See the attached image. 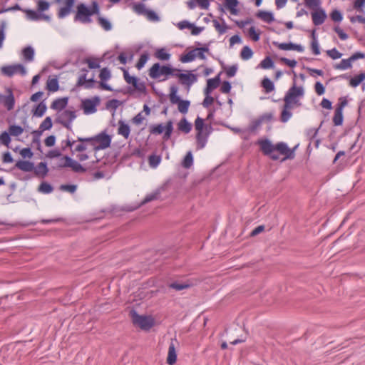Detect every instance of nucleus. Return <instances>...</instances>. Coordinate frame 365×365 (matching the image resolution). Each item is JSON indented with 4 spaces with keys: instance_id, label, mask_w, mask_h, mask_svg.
Listing matches in <instances>:
<instances>
[{
    "instance_id": "obj_11",
    "label": "nucleus",
    "mask_w": 365,
    "mask_h": 365,
    "mask_svg": "<svg viewBox=\"0 0 365 365\" xmlns=\"http://www.w3.org/2000/svg\"><path fill=\"white\" fill-rule=\"evenodd\" d=\"M7 94H0V103L2 104L8 110H11L14 108L15 99L11 88H6Z\"/></svg>"
},
{
    "instance_id": "obj_22",
    "label": "nucleus",
    "mask_w": 365,
    "mask_h": 365,
    "mask_svg": "<svg viewBox=\"0 0 365 365\" xmlns=\"http://www.w3.org/2000/svg\"><path fill=\"white\" fill-rule=\"evenodd\" d=\"M15 168L24 172H31L34 169V164L30 161L18 160L15 164Z\"/></svg>"
},
{
    "instance_id": "obj_7",
    "label": "nucleus",
    "mask_w": 365,
    "mask_h": 365,
    "mask_svg": "<svg viewBox=\"0 0 365 365\" xmlns=\"http://www.w3.org/2000/svg\"><path fill=\"white\" fill-rule=\"evenodd\" d=\"M133 11L138 15H143L146 19L152 22L160 21L159 16L153 10L147 9L143 3H133L131 4Z\"/></svg>"
},
{
    "instance_id": "obj_37",
    "label": "nucleus",
    "mask_w": 365,
    "mask_h": 365,
    "mask_svg": "<svg viewBox=\"0 0 365 365\" xmlns=\"http://www.w3.org/2000/svg\"><path fill=\"white\" fill-rule=\"evenodd\" d=\"M336 70H346L352 67L350 58L342 59L339 63H336L333 66Z\"/></svg>"
},
{
    "instance_id": "obj_58",
    "label": "nucleus",
    "mask_w": 365,
    "mask_h": 365,
    "mask_svg": "<svg viewBox=\"0 0 365 365\" xmlns=\"http://www.w3.org/2000/svg\"><path fill=\"white\" fill-rule=\"evenodd\" d=\"M84 63H87L90 69H96L100 68V62L98 59L93 60L90 58H85Z\"/></svg>"
},
{
    "instance_id": "obj_10",
    "label": "nucleus",
    "mask_w": 365,
    "mask_h": 365,
    "mask_svg": "<svg viewBox=\"0 0 365 365\" xmlns=\"http://www.w3.org/2000/svg\"><path fill=\"white\" fill-rule=\"evenodd\" d=\"M1 73L6 76L11 77L14 74H20L24 76L26 74V68L21 63L9 65L1 67Z\"/></svg>"
},
{
    "instance_id": "obj_20",
    "label": "nucleus",
    "mask_w": 365,
    "mask_h": 365,
    "mask_svg": "<svg viewBox=\"0 0 365 365\" xmlns=\"http://www.w3.org/2000/svg\"><path fill=\"white\" fill-rule=\"evenodd\" d=\"M96 81L94 80L93 76L89 79L86 78V73H81L78 78L77 83L76 84V87L84 86L85 88L90 89L93 88Z\"/></svg>"
},
{
    "instance_id": "obj_39",
    "label": "nucleus",
    "mask_w": 365,
    "mask_h": 365,
    "mask_svg": "<svg viewBox=\"0 0 365 365\" xmlns=\"http://www.w3.org/2000/svg\"><path fill=\"white\" fill-rule=\"evenodd\" d=\"M225 6L230 10V13L233 15H237L238 14V9L237 6L239 4L237 0H225Z\"/></svg>"
},
{
    "instance_id": "obj_56",
    "label": "nucleus",
    "mask_w": 365,
    "mask_h": 365,
    "mask_svg": "<svg viewBox=\"0 0 365 365\" xmlns=\"http://www.w3.org/2000/svg\"><path fill=\"white\" fill-rule=\"evenodd\" d=\"M120 105V101L117 99H112L106 102V107L108 110H112L115 112Z\"/></svg>"
},
{
    "instance_id": "obj_49",
    "label": "nucleus",
    "mask_w": 365,
    "mask_h": 365,
    "mask_svg": "<svg viewBox=\"0 0 365 365\" xmlns=\"http://www.w3.org/2000/svg\"><path fill=\"white\" fill-rule=\"evenodd\" d=\"M253 52L248 46H245L240 52L241 58L245 61L251 58Z\"/></svg>"
},
{
    "instance_id": "obj_42",
    "label": "nucleus",
    "mask_w": 365,
    "mask_h": 365,
    "mask_svg": "<svg viewBox=\"0 0 365 365\" xmlns=\"http://www.w3.org/2000/svg\"><path fill=\"white\" fill-rule=\"evenodd\" d=\"M76 140H71L70 136L68 135L66 139L61 142V151H66L68 148H70L72 151V146L76 143Z\"/></svg>"
},
{
    "instance_id": "obj_55",
    "label": "nucleus",
    "mask_w": 365,
    "mask_h": 365,
    "mask_svg": "<svg viewBox=\"0 0 365 365\" xmlns=\"http://www.w3.org/2000/svg\"><path fill=\"white\" fill-rule=\"evenodd\" d=\"M155 56L160 60L168 61L170 58V54L167 53L164 48H160L156 51Z\"/></svg>"
},
{
    "instance_id": "obj_14",
    "label": "nucleus",
    "mask_w": 365,
    "mask_h": 365,
    "mask_svg": "<svg viewBox=\"0 0 365 365\" xmlns=\"http://www.w3.org/2000/svg\"><path fill=\"white\" fill-rule=\"evenodd\" d=\"M312 23L314 26H320L324 24L327 15L324 9L319 8L311 12Z\"/></svg>"
},
{
    "instance_id": "obj_9",
    "label": "nucleus",
    "mask_w": 365,
    "mask_h": 365,
    "mask_svg": "<svg viewBox=\"0 0 365 365\" xmlns=\"http://www.w3.org/2000/svg\"><path fill=\"white\" fill-rule=\"evenodd\" d=\"M112 138L107 134L106 131H103L94 136V150H103L110 147Z\"/></svg>"
},
{
    "instance_id": "obj_13",
    "label": "nucleus",
    "mask_w": 365,
    "mask_h": 365,
    "mask_svg": "<svg viewBox=\"0 0 365 365\" xmlns=\"http://www.w3.org/2000/svg\"><path fill=\"white\" fill-rule=\"evenodd\" d=\"M210 130H212L211 125H205L204 132H197L196 141L197 150H201L206 145L208 136L210 133Z\"/></svg>"
},
{
    "instance_id": "obj_8",
    "label": "nucleus",
    "mask_w": 365,
    "mask_h": 365,
    "mask_svg": "<svg viewBox=\"0 0 365 365\" xmlns=\"http://www.w3.org/2000/svg\"><path fill=\"white\" fill-rule=\"evenodd\" d=\"M74 21L86 24L92 22L91 12L88 7L83 3H80L76 6V12L74 16Z\"/></svg>"
},
{
    "instance_id": "obj_17",
    "label": "nucleus",
    "mask_w": 365,
    "mask_h": 365,
    "mask_svg": "<svg viewBox=\"0 0 365 365\" xmlns=\"http://www.w3.org/2000/svg\"><path fill=\"white\" fill-rule=\"evenodd\" d=\"M76 141L80 142L75 148L74 150H72V154L75 152H83L86 150V145L85 143H89L94 148V136L89 138H82L78 137Z\"/></svg>"
},
{
    "instance_id": "obj_48",
    "label": "nucleus",
    "mask_w": 365,
    "mask_h": 365,
    "mask_svg": "<svg viewBox=\"0 0 365 365\" xmlns=\"http://www.w3.org/2000/svg\"><path fill=\"white\" fill-rule=\"evenodd\" d=\"M164 127H165V133H164L163 138L164 140H168L170 138L171 134L173 130V121L168 120L166 123V125H165Z\"/></svg>"
},
{
    "instance_id": "obj_33",
    "label": "nucleus",
    "mask_w": 365,
    "mask_h": 365,
    "mask_svg": "<svg viewBox=\"0 0 365 365\" xmlns=\"http://www.w3.org/2000/svg\"><path fill=\"white\" fill-rule=\"evenodd\" d=\"M23 12L26 14V17L27 19L34 21H40V13L38 11L25 9L23 10Z\"/></svg>"
},
{
    "instance_id": "obj_47",
    "label": "nucleus",
    "mask_w": 365,
    "mask_h": 365,
    "mask_svg": "<svg viewBox=\"0 0 365 365\" xmlns=\"http://www.w3.org/2000/svg\"><path fill=\"white\" fill-rule=\"evenodd\" d=\"M220 73L218 75H217L215 78H209L207 81V85H208L209 87L211 88V89H215L217 88L220 83Z\"/></svg>"
},
{
    "instance_id": "obj_60",
    "label": "nucleus",
    "mask_w": 365,
    "mask_h": 365,
    "mask_svg": "<svg viewBox=\"0 0 365 365\" xmlns=\"http://www.w3.org/2000/svg\"><path fill=\"white\" fill-rule=\"evenodd\" d=\"M49 6L50 4L46 0H38L37 1V9L39 13L48 10Z\"/></svg>"
},
{
    "instance_id": "obj_45",
    "label": "nucleus",
    "mask_w": 365,
    "mask_h": 365,
    "mask_svg": "<svg viewBox=\"0 0 365 365\" xmlns=\"http://www.w3.org/2000/svg\"><path fill=\"white\" fill-rule=\"evenodd\" d=\"M193 164V156L191 151H189L187 153L186 155L185 156L182 165L185 168H190Z\"/></svg>"
},
{
    "instance_id": "obj_21",
    "label": "nucleus",
    "mask_w": 365,
    "mask_h": 365,
    "mask_svg": "<svg viewBox=\"0 0 365 365\" xmlns=\"http://www.w3.org/2000/svg\"><path fill=\"white\" fill-rule=\"evenodd\" d=\"M192 283L190 280L185 282L175 281L168 284V287L176 291H181L185 289H189L192 287Z\"/></svg>"
},
{
    "instance_id": "obj_18",
    "label": "nucleus",
    "mask_w": 365,
    "mask_h": 365,
    "mask_svg": "<svg viewBox=\"0 0 365 365\" xmlns=\"http://www.w3.org/2000/svg\"><path fill=\"white\" fill-rule=\"evenodd\" d=\"M273 44L276 46H277L279 49L284 50V51H289V50H294L298 52H303L304 51V47L300 44H296L292 42L289 43H278V42H273Z\"/></svg>"
},
{
    "instance_id": "obj_41",
    "label": "nucleus",
    "mask_w": 365,
    "mask_h": 365,
    "mask_svg": "<svg viewBox=\"0 0 365 365\" xmlns=\"http://www.w3.org/2000/svg\"><path fill=\"white\" fill-rule=\"evenodd\" d=\"M59 88V84L56 78H51L47 81L46 89L51 92H56Z\"/></svg>"
},
{
    "instance_id": "obj_63",
    "label": "nucleus",
    "mask_w": 365,
    "mask_h": 365,
    "mask_svg": "<svg viewBox=\"0 0 365 365\" xmlns=\"http://www.w3.org/2000/svg\"><path fill=\"white\" fill-rule=\"evenodd\" d=\"M262 125V123L260 120H259L258 118L254 119L251 121L248 127V130L251 133H253L257 130Z\"/></svg>"
},
{
    "instance_id": "obj_53",
    "label": "nucleus",
    "mask_w": 365,
    "mask_h": 365,
    "mask_svg": "<svg viewBox=\"0 0 365 365\" xmlns=\"http://www.w3.org/2000/svg\"><path fill=\"white\" fill-rule=\"evenodd\" d=\"M52 119L50 116L46 117L39 125L41 130H50L52 128Z\"/></svg>"
},
{
    "instance_id": "obj_54",
    "label": "nucleus",
    "mask_w": 365,
    "mask_h": 365,
    "mask_svg": "<svg viewBox=\"0 0 365 365\" xmlns=\"http://www.w3.org/2000/svg\"><path fill=\"white\" fill-rule=\"evenodd\" d=\"M24 132V128L20 125H12L9 127V133L13 136H19Z\"/></svg>"
},
{
    "instance_id": "obj_36",
    "label": "nucleus",
    "mask_w": 365,
    "mask_h": 365,
    "mask_svg": "<svg viewBox=\"0 0 365 365\" xmlns=\"http://www.w3.org/2000/svg\"><path fill=\"white\" fill-rule=\"evenodd\" d=\"M47 110V106L44 101L40 102L36 107L35 110H33L34 115L36 117H42Z\"/></svg>"
},
{
    "instance_id": "obj_15",
    "label": "nucleus",
    "mask_w": 365,
    "mask_h": 365,
    "mask_svg": "<svg viewBox=\"0 0 365 365\" xmlns=\"http://www.w3.org/2000/svg\"><path fill=\"white\" fill-rule=\"evenodd\" d=\"M111 77L110 71L107 68H103L101 70L99 78H101V82L99 83V87L106 91H112L113 88L110 87V85L105 83V81L110 79Z\"/></svg>"
},
{
    "instance_id": "obj_31",
    "label": "nucleus",
    "mask_w": 365,
    "mask_h": 365,
    "mask_svg": "<svg viewBox=\"0 0 365 365\" xmlns=\"http://www.w3.org/2000/svg\"><path fill=\"white\" fill-rule=\"evenodd\" d=\"M71 114L73 115V118H76V111L70 110H63L56 119V123L66 122L68 119H71Z\"/></svg>"
},
{
    "instance_id": "obj_1",
    "label": "nucleus",
    "mask_w": 365,
    "mask_h": 365,
    "mask_svg": "<svg viewBox=\"0 0 365 365\" xmlns=\"http://www.w3.org/2000/svg\"><path fill=\"white\" fill-rule=\"evenodd\" d=\"M258 144L260 145V148L265 155H271L273 151H277L279 154L284 155V157L282 161H284L287 159H293L295 156L294 149H290L287 144L284 142H279L274 145L268 139L259 140Z\"/></svg>"
},
{
    "instance_id": "obj_46",
    "label": "nucleus",
    "mask_w": 365,
    "mask_h": 365,
    "mask_svg": "<svg viewBox=\"0 0 365 365\" xmlns=\"http://www.w3.org/2000/svg\"><path fill=\"white\" fill-rule=\"evenodd\" d=\"M344 117H343V111L335 110L334 115L333 117V123L334 125L339 126L341 125L343 123Z\"/></svg>"
},
{
    "instance_id": "obj_16",
    "label": "nucleus",
    "mask_w": 365,
    "mask_h": 365,
    "mask_svg": "<svg viewBox=\"0 0 365 365\" xmlns=\"http://www.w3.org/2000/svg\"><path fill=\"white\" fill-rule=\"evenodd\" d=\"M63 6L61 7L58 12V17L59 19H63L71 14L76 0H63Z\"/></svg>"
},
{
    "instance_id": "obj_38",
    "label": "nucleus",
    "mask_w": 365,
    "mask_h": 365,
    "mask_svg": "<svg viewBox=\"0 0 365 365\" xmlns=\"http://www.w3.org/2000/svg\"><path fill=\"white\" fill-rule=\"evenodd\" d=\"M365 79V73H361L352 78H350L349 85L353 88H356Z\"/></svg>"
},
{
    "instance_id": "obj_62",
    "label": "nucleus",
    "mask_w": 365,
    "mask_h": 365,
    "mask_svg": "<svg viewBox=\"0 0 365 365\" xmlns=\"http://www.w3.org/2000/svg\"><path fill=\"white\" fill-rule=\"evenodd\" d=\"M148 58H149V56L148 53H145L141 54L138 63H136V68L138 70L141 69L146 63Z\"/></svg>"
},
{
    "instance_id": "obj_12",
    "label": "nucleus",
    "mask_w": 365,
    "mask_h": 365,
    "mask_svg": "<svg viewBox=\"0 0 365 365\" xmlns=\"http://www.w3.org/2000/svg\"><path fill=\"white\" fill-rule=\"evenodd\" d=\"M101 99L95 96L92 99L86 98L83 101V109L86 114L93 113L96 111V106L100 103Z\"/></svg>"
},
{
    "instance_id": "obj_51",
    "label": "nucleus",
    "mask_w": 365,
    "mask_h": 365,
    "mask_svg": "<svg viewBox=\"0 0 365 365\" xmlns=\"http://www.w3.org/2000/svg\"><path fill=\"white\" fill-rule=\"evenodd\" d=\"M304 4L307 8L314 11L321 8V0H304Z\"/></svg>"
},
{
    "instance_id": "obj_30",
    "label": "nucleus",
    "mask_w": 365,
    "mask_h": 365,
    "mask_svg": "<svg viewBox=\"0 0 365 365\" xmlns=\"http://www.w3.org/2000/svg\"><path fill=\"white\" fill-rule=\"evenodd\" d=\"M312 42H311V49L312 51V53L314 55H319L320 54V48L319 45L318 43L317 37L316 35L315 29H314L312 31Z\"/></svg>"
},
{
    "instance_id": "obj_59",
    "label": "nucleus",
    "mask_w": 365,
    "mask_h": 365,
    "mask_svg": "<svg viewBox=\"0 0 365 365\" xmlns=\"http://www.w3.org/2000/svg\"><path fill=\"white\" fill-rule=\"evenodd\" d=\"M53 190V187L49 183L46 182L41 183L38 187V191L46 194L51 193Z\"/></svg>"
},
{
    "instance_id": "obj_6",
    "label": "nucleus",
    "mask_w": 365,
    "mask_h": 365,
    "mask_svg": "<svg viewBox=\"0 0 365 365\" xmlns=\"http://www.w3.org/2000/svg\"><path fill=\"white\" fill-rule=\"evenodd\" d=\"M149 76L153 79H158L160 76H164L165 78L162 81L167 80L169 74H171L170 65H160V63H154L149 69ZM160 81L161 80H159Z\"/></svg>"
},
{
    "instance_id": "obj_4",
    "label": "nucleus",
    "mask_w": 365,
    "mask_h": 365,
    "mask_svg": "<svg viewBox=\"0 0 365 365\" xmlns=\"http://www.w3.org/2000/svg\"><path fill=\"white\" fill-rule=\"evenodd\" d=\"M64 168H71L73 172L77 173H83L87 170V169L78 161L73 160L68 155H62L60 157L59 163L57 165L58 169Z\"/></svg>"
},
{
    "instance_id": "obj_64",
    "label": "nucleus",
    "mask_w": 365,
    "mask_h": 365,
    "mask_svg": "<svg viewBox=\"0 0 365 365\" xmlns=\"http://www.w3.org/2000/svg\"><path fill=\"white\" fill-rule=\"evenodd\" d=\"M330 17L331 20L334 21V22H340L343 19V16L341 11H339L337 9H334L332 11V12L330 14Z\"/></svg>"
},
{
    "instance_id": "obj_28",
    "label": "nucleus",
    "mask_w": 365,
    "mask_h": 365,
    "mask_svg": "<svg viewBox=\"0 0 365 365\" xmlns=\"http://www.w3.org/2000/svg\"><path fill=\"white\" fill-rule=\"evenodd\" d=\"M118 125V133L128 139L130 133V126L123 120H119Z\"/></svg>"
},
{
    "instance_id": "obj_27",
    "label": "nucleus",
    "mask_w": 365,
    "mask_h": 365,
    "mask_svg": "<svg viewBox=\"0 0 365 365\" xmlns=\"http://www.w3.org/2000/svg\"><path fill=\"white\" fill-rule=\"evenodd\" d=\"M256 16L262 20L264 22L268 24H270L275 20L273 14L271 11H259L256 14Z\"/></svg>"
},
{
    "instance_id": "obj_23",
    "label": "nucleus",
    "mask_w": 365,
    "mask_h": 365,
    "mask_svg": "<svg viewBox=\"0 0 365 365\" xmlns=\"http://www.w3.org/2000/svg\"><path fill=\"white\" fill-rule=\"evenodd\" d=\"M34 174L41 178H44L47 175L48 173V168L47 167V163L46 162L39 163L36 167L34 166V169L33 170Z\"/></svg>"
},
{
    "instance_id": "obj_5",
    "label": "nucleus",
    "mask_w": 365,
    "mask_h": 365,
    "mask_svg": "<svg viewBox=\"0 0 365 365\" xmlns=\"http://www.w3.org/2000/svg\"><path fill=\"white\" fill-rule=\"evenodd\" d=\"M130 315L133 324L143 330H149L154 324L153 318L145 315H140L135 309H132L130 312Z\"/></svg>"
},
{
    "instance_id": "obj_50",
    "label": "nucleus",
    "mask_w": 365,
    "mask_h": 365,
    "mask_svg": "<svg viewBox=\"0 0 365 365\" xmlns=\"http://www.w3.org/2000/svg\"><path fill=\"white\" fill-rule=\"evenodd\" d=\"M274 66V61L270 56H266L259 63V66L263 69H269Z\"/></svg>"
},
{
    "instance_id": "obj_3",
    "label": "nucleus",
    "mask_w": 365,
    "mask_h": 365,
    "mask_svg": "<svg viewBox=\"0 0 365 365\" xmlns=\"http://www.w3.org/2000/svg\"><path fill=\"white\" fill-rule=\"evenodd\" d=\"M178 88L175 86H171L170 87L169 98L172 104H178V109L179 112L182 114L187 113L190 101L188 100H182L178 95Z\"/></svg>"
},
{
    "instance_id": "obj_2",
    "label": "nucleus",
    "mask_w": 365,
    "mask_h": 365,
    "mask_svg": "<svg viewBox=\"0 0 365 365\" xmlns=\"http://www.w3.org/2000/svg\"><path fill=\"white\" fill-rule=\"evenodd\" d=\"M304 95V88L302 86H297L296 75H294L293 85L289 88L284 98L285 108H292V104L301 106L299 98H302Z\"/></svg>"
},
{
    "instance_id": "obj_19",
    "label": "nucleus",
    "mask_w": 365,
    "mask_h": 365,
    "mask_svg": "<svg viewBox=\"0 0 365 365\" xmlns=\"http://www.w3.org/2000/svg\"><path fill=\"white\" fill-rule=\"evenodd\" d=\"M197 80V75L192 73H182L180 75L179 82L182 85L186 86L189 89L190 87Z\"/></svg>"
},
{
    "instance_id": "obj_52",
    "label": "nucleus",
    "mask_w": 365,
    "mask_h": 365,
    "mask_svg": "<svg viewBox=\"0 0 365 365\" xmlns=\"http://www.w3.org/2000/svg\"><path fill=\"white\" fill-rule=\"evenodd\" d=\"M161 161L160 155H150L148 158L149 165L151 168H156Z\"/></svg>"
},
{
    "instance_id": "obj_61",
    "label": "nucleus",
    "mask_w": 365,
    "mask_h": 365,
    "mask_svg": "<svg viewBox=\"0 0 365 365\" xmlns=\"http://www.w3.org/2000/svg\"><path fill=\"white\" fill-rule=\"evenodd\" d=\"M205 127L204 126V120L197 116V118L195 120V128L197 132H204L205 131Z\"/></svg>"
},
{
    "instance_id": "obj_32",
    "label": "nucleus",
    "mask_w": 365,
    "mask_h": 365,
    "mask_svg": "<svg viewBox=\"0 0 365 365\" xmlns=\"http://www.w3.org/2000/svg\"><path fill=\"white\" fill-rule=\"evenodd\" d=\"M262 87L266 93H271L275 88L274 83L267 77H264L261 82Z\"/></svg>"
},
{
    "instance_id": "obj_44",
    "label": "nucleus",
    "mask_w": 365,
    "mask_h": 365,
    "mask_svg": "<svg viewBox=\"0 0 365 365\" xmlns=\"http://www.w3.org/2000/svg\"><path fill=\"white\" fill-rule=\"evenodd\" d=\"M98 23L106 31H110L112 29L111 23L104 17L98 16Z\"/></svg>"
},
{
    "instance_id": "obj_34",
    "label": "nucleus",
    "mask_w": 365,
    "mask_h": 365,
    "mask_svg": "<svg viewBox=\"0 0 365 365\" xmlns=\"http://www.w3.org/2000/svg\"><path fill=\"white\" fill-rule=\"evenodd\" d=\"M22 55L25 61L31 62L34 58V49L31 46H28L22 50Z\"/></svg>"
},
{
    "instance_id": "obj_57",
    "label": "nucleus",
    "mask_w": 365,
    "mask_h": 365,
    "mask_svg": "<svg viewBox=\"0 0 365 365\" xmlns=\"http://www.w3.org/2000/svg\"><path fill=\"white\" fill-rule=\"evenodd\" d=\"M257 118L259 119V120H260L262 124L268 123H270L271 121H272V120L274 118V115H273V113L271 112L265 113H263L262 115H259Z\"/></svg>"
},
{
    "instance_id": "obj_40",
    "label": "nucleus",
    "mask_w": 365,
    "mask_h": 365,
    "mask_svg": "<svg viewBox=\"0 0 365 365\" xmlns=\"http://www.w3.org/2000/svg\"><path fill=\"white\" fill-rule=\"evenodd\" d=\"M196 52L197 51H196L195 48L189 51L185 55L181 56L180 58V61L182 63H189V62L194 61L197 56Z\"/></svg>"
},
{
    "instance_id": "obj_29",
    "label": "nucleus",
    "mask_w": 365,
    "mask_h": 365,
    "mask_svg": "<svg viewBox=\"0 0 365 365\" xmlns=\"http://www.w3.org/2000/svg\"><path fill=\"white\" fill-rule=\"evenodd\" d=\"M178 129L185 134L189 133L192 130V124L183 118L178 123Z\"/></svg>"
},
{
    "instance_id": "obj_35",
    "label": "nucleus",
    "mask_w": 365,
    "mask_h": 365,
    "mask_svg": "<svg viewBox=\"0 0 365 365\" xmlns=\"http://www.w3.org/2000/svg\"><path fill=\"white\" fill-rule=\"evenodd\" d=\"M220 19L222 21V24H220V22L216 19H214L212 21V23H213V26L217 31L219 34L222 35L227 31L228 26L226 25L224 19L221 18Z\"/></svg>"
},
{
    "instance_id": "obj_24",
    "label": "nucleus",
    "mask_w": 365,
    "mask_h": 365,
    "mask_svg": "<svg viewBox=\"0 0 365 365\" xmlns=\"http://www.w3.org/2000/svg\"><path fill=\"white\" fill-rule=\"evenodd\" d=\"M125 81L128 84H132L135 89L140 92H145L146 91L145 83L143 82L140 83L137 77L130 76Z\"/></svg>"
},
{
    "instance_id": "obj_26",
    "label": "nucleus",
    "mask_w": 365,
    "mask_h": 365,
    "mask_svg": "<svg viewBox=\"0 0 365 365\" xmlns=\"http://www.w3.org/2000/svg\"><path fill=\"white\" fill-rule=\"evenodd\" d=\"M177 360V353L175 350V346L172 341L169 345L168 348V355L167 358V363L169 365H173Z\"/></svg>"
},
{
    "instance_id": "obj_25",
    "label": "nucleus",
    "mask_w": 365,
    "mask_h": 365,
    "mask_svg": "<svg viewBox=\"0 0 365 365\" xmlns=\"http://www.w3.org/2000/svg\"><path fill=\"white\" fill-rule=\"evenodd\" d=\"M68 102V97L57 98L52 102L51 105V108L53 110H61L66 107Z\"/></svg>"
},
{
    "instance_id": "obj_43",
    "label": "nucleus",
    "mask_w": 365,
    "mask_h": 365,
    "mask_svg": "<svg viewBox=\"0 0 365 365\" xmlns=\"http://www.w3.org/2000/svg\"><path fill=\"white\" fill-rule=\"evenodd\" d=\"M160 197V190H156L155 192L150 193L145 196L144 200L142 201L141 204L144 205L145 203L150 202L151 201L158 200Z\"/></svg>"
}]
</instances>
